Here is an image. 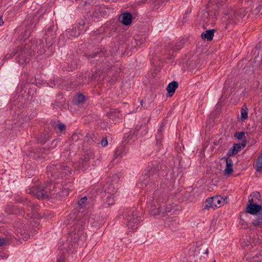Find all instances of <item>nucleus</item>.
Instances as JSON below:
<instances>
[{"label":"nucleus","mask_w":262,"mask_h":262,"mask_svg":"<svg viewBox=\"0 0 262 262\" xmlns=\"http://www.w3.org/2000/svg\"><path fill=\"white\" fill-rule=\"evenodd\" d=\"M124 219L129 232L136 231L139 223L142 221L140 212L135 208L127 210L124 214Z\"/></svg>","instance_id":"f257e3e1"},{"label":"nucleus","mask_w":262,"mask_h":262,"mask_svg":"<svg viewBox=\"0 0 262 262\" xmlns=\"http://www.w3.org/2000/svg\"><path fill=\"white\" fill-rule=\"evenodd\" d=\"M249 202L246 208L248 213L251 214H262V201L259 192H254L250 194Z\"/></svg>","instance_id":"f03ea898"},{"label":"nucleus","mask_w":262,"mask_h":262,"mask_svg":"<svg viewBox=\"0 0 262 262\" xmlns=\"http://www.w3.org/2000/svg\"><path fill=\"white\" fill-rule=\"evenodd\" d=\"M227 203V197L223 198L220 195L214 196L207 199L204 203V208L210 209L220 208Z\"/></svg>","instance_id":"7ed1b4c3"},{"label":"nucleus","mask_w":262,"mask_h":262,"mask_svg":"<svg viewBox=\"0 0 262 262\" xmlns=\"http://www.w3.org/2000/svg\"><path fill=\"white\" fill-rule=\"evenodd\" d=\"M47 172L49 176L55 177V179H59L62 177L63 174H67L70 173V168L67 166L57 167L56 165H52L47 167Z\"/></svg>","instance_id":"20e7f679"},{"label":"nucleus","mask_w":262,"mask_h":262,"mask_svg":"<svg viewBox=\"0 0 262 262\" xmlns=\"http://www.w3.org/2000/svg\"><path fill=\"white\" fill-rule=\"evenodd\" d=\"M214 11L213 13L209 10V12H208V15L209 16L212 15H238L236 12L233 11L231 7H226L225 8H219L217 6H215L214 8H213Z\"/></svg>","instance_id":"39448f33"},{"label":"nucleus","mask_w":262,"mask_h":262,"mask_svg":"<svg viewBox=\"0 0 262 262\" xmlns=\"http://www.w3.org/2000/svg\"><path fill=\"white\" fill-rule=\"evenodd\" d=\"M226 161V168L224 170V174L226 176H229L233 172V162L229 158H224Z\"/></svg>","instance_id":"423d86ee"},{"label":"nucleus","mask_w":262,"mask_h":262,"mask_svg":"<svg viewBox=\"0 0 262 262\" xmlns=\"http://www.w3.org/2000/svg\"><path fill=\"white\" fill-rule=\"evenodd\" d=\"M245 146V143L234 144L233 146L228 151V156H231L237 154L239 151L243 149Z\"/></svg>","instance_id":"0eeeda50"},{"label":"nucleus","mask_w":262,"mask_h":262,"mask_svg":"<svg viewBox=\"0 0 262 262\" xmlns=\"http://www.w3.org/2000/svg\"><path fill=\"white\" fill-rule=\"evenodd\" d=\"M29 60V54H26L25 51H22L17 57L18 62L22 65L27 63Z\"/></svg>","instance_id":"6e6552de"},{"label":"nucleus","mask_w":262,"mask_h":262,"mask_svg":"<svg viewBox=\"0 0 262 262\" xmlns=\"http://www.w3.org/2000/svg\"><path fill=\"white\" fill-rule=\"evenodd\" d=\"M169 209H165L164 211L163 210V208L162 207V206H159L158 207H157L156 205L152 206L150 210V214L151 215H156L157 214H159L160 213H165V212H169Z\"/></svg>","instance_id":"1a4fd4ad"},{"label":"nucleus","mask_w":262,"mask_h":262,"mask_svg":"<svg viewBox=\"0 0 262 262\" xmlns=\"http://www.w3.org/2000/svg\"><path fill=\"white\" fill-rule=\"evenodd\" d=\"M116 191L115 189H114L112 191H110L107 190L108 194L107 195L105 201L104 202V206L105 207H108L109 206L113 205L114 203V199L113 196V194Z\"/></svg>","instance_id":"9d476101"},{"label":"nucleus","mask_w":262,"mask_h":262,"mask_svg":"<svg viewBox=\"0 0 262 262\" xmlns=\"http://www.w3.org/2000/svg\"><path fill=\"white\" fill-rule=\"evenodd\" d=\"M178 86V83L176 81H172L168 84L166 90L169 96H171L174 94Z\"/></svg>","instance_id":"9b49d317"},{"label":"nucleus","mask_w":262,"mask_h":262,"mask_svg":"<svg viewBox=\"0 0 262 262\" xmlns=\"http://www.w3.org/2000/svg\"><path fill=\"white\" fill-rule=\"evenodd\" d=\"M214 36V30H209L202 32L201 37L203 39H206L210 41L213 39Z\"/></svg>","instance_id":"f8f14e48"},{"label":"nucleus","mask_w":262,"mask_h":262,"mask_svg":"<svg viewBox=\"0 0 262 262\" xmlns=\"http://www.w3.org/2000/svg\"><path fill=\"white\" fill-rule=\"evenodd\" d=\"M256 170L257 171H262V152L261 154L257 158V161L255 166Z\"/></svg>","instance_id":"ddd939ff"},{"label":"nucleus","mask_w":262,"mask_h":262,"mask_svg":"<svg viewBox=\"0 0 262 262\" xmlns=\"http://www.w3.org/2000/svg\"><path fill=\"white\" fill-rule=\"evenodd\" d=\"M248 118V108L246 105H244L241 108V119L245 120Z\"/></svg>","instance_id":"4468645a"},{"label":"nucleus","mask_w":262,"mask_h":262,"mask_svg":"<svg viewBox=\"0 0 262 262\" xmlns=\"http://www.w3.org/2000/svg\"><path fill=\"white\" fill-rule=\"evenodd\" d=\"M133 17H119V21L125 26L129 25L132 22Z\"/></svg>","instance_id":"2eb2a0df"},{"label":"nucleus","mask_w":262,"mask_h":262,"mask_svg":"<svg viewBox=\"0 0 262 262\" xmlns=\"http://www.w3.org/2000/svg\"><path fill=\"white\" fill-rule=\"evenodd\" d=\"M85 100V97L84 95L78 94H77L74 98L75 102L77 104H80L82 102H83Z\"/></svg>","instance_id":"dca6fc26"},{"label":"nucleus","mask_w":262,"mask_h":262,"mask_svg":"<svg viewBox=\"0 0 262 262\" xmlns=\"http://www.w3.org/2000/svg\"><path fill=\"white\" fill-rule=\"evenodd\" d=\"M116 116L118 118L122 117V115L120 114V111L117 109L112 112L110 114V117L112 119H114Z\"/></svg>","instance_id":"f3484780"},{"label":"nucleus","mask_w":262,"mask_h":262,"mask_svg":"<svg viewBox=\"0 0 262 262\" xmlns=\"http://www.w3.org/2000/svg\"><path fill=\"white\" fill-rule=\"evenodd\" d=\"M37 196L38 198L48 196L47 189L38 191L37 193Z\"/></svg>","instance_id":"a211bd4d"},{"label":"nucleus","mask_w":262,"mask_h":262,"mask_svg":"<svg viewBox=\"0 0 262 262\" xmlns=\"http://www.w3.org/2000/svg\"><path fill=\"white\" fill-rule=\"evenodd\" d=\"M234 137L237 139L243 140L244 141H245L246 139L245 133L244 132L236 133L235 134Z\"/></svg>","instance_id":"6ab92c4d"},{"label":"nucleus","mask_w":262,"mask_h":262,"mask_svg":"<svg viewBox=\"0 0 262 262\" xmlns=\"http://www.w3.org/2000/svg\"><path fill=\"white\" fill-rule=\"evenodd\" d=\"M253 225L255 226H260L262 225V217H258L253 222Z\"/></svg>","instance_id":"aec40b11"},{"label":"nucleus","mask_w":262,"mask_h":262,"mask_svg":"<svg viewBox=\"0 0 262 262\" xmlns=\"http://www.w3.org/2000/svg\"><path fill=\"white\" fill-rule=\"evenodd\" d=\"M254 13L255 15H262V6H259L254 10Z\"/></svg>","instance_id":"412c9836"},{"label":"nucleus","mask_w":262,"mask_h":262,"mask_svg":"<svg viewBox=\"0 0 262 262\" xmlns=\"http://www.w3.org/2000/svg\"><path fill=\"white\" fill-rule=\"evenodd\" d=\"M86 201L87 198L86 196H84L83 198H81L80 200L78 202L79 206L82 207V206L86 203Z\"/></svg>","instance_id":"4be33fe9"},{"label":"nucleus","mask_w":262,"mask_h":262,"mask_svg":"<svg viewBox=\"0 0 262 262\" xmlns=\"http://www.w3.org/2000/svg\"><path fill=\"white\" fill-rule=\"evenodd\" d=\"M57 127L60 132H62L66 129V125L62 123L58 124L57 125Z\"/></svg>","instance_id":"5701e85b"},{"label":"nucleus","mask_w":262,"mask_h":262,"mask_svg":"<svg viewBox=\"0 0 262 262\" xmlns=\"http://www.w3.org/2000/svg\"><path fill=\"white\" fill-rule=\"evenodd\" d=\"M119 16H133L132 14L129 12H125L124 13H122Z\"/></svg>","instance_id":"b1692460"},{"label":"nucleus","mask_w":262,"mask_h":262,"mask_svg":"<svg viewBox=\"0 0 262 262\" xmlns=\"http://www.w3.org/2000/svg\"><path fill=\"white\" fill-rule=\"evenodd\" d=\"M101 144L103 147L106 146L108 144L107 139H103L101 141Z\"/></svg>","instance_id":"393cba45"},{"label":"nucleus","mask_w":262,"mask_h":262,"mask_svg":"<svg viewBox=\"0 0 262 262\" xmlns=\"http://www.w3.org/2000/svg\"><path fill=\"white\" fill-rule=\"evenodd\" d=\"M57 262H65L64 256H61L59 258H58Z\"/></svg>","instance_id":"a878e982"},{"label":"nucleus","mask_w":262,"mask_h":262,"mask_svg":"<svg viewBox=\"0 0 262 262\" xmlns=\"http://www.w3.org/2000/svg\"><path fill=\"white\" fill-rule=\"evenodd\" d=\"M163 129L162 128V127L161 126L160 127V128L158 129V135H157V138H158V137H159L160 138H161V134L160 133V132L162 131V130Z\"/></svg>","instance_id":"bb28decb"},{"label":"nucleus","mask_w":262,"mask_h":262,"mask_svg":"<svg viewBox=\"0 0 262 262\" xmlns=\"http://www.w3.org/2000/svg\"><path fill=\"white\" fill-rule=\"evenodd\" d=\"M6 243V240L4 238H0V246H2Z\"/></svg>","instance_id":"cd10ccee"},{"label":"nucleus","mask_w":262,"mask_h":262,"mask_svg":"<svg viewBox=\"0 0 262 262\" xmlns=\"http://www.w3.org/2000/svg\"><path fill=\"white\" fill-rule=\"evenodd\" d=\"M30 35V32L29 31H26L25 32V36L24 37V38L26 39V38H27L29 37Z\"/></svg>","instance_id":"c85d7f7f"},{"label":"nucleus","mask_w":262,"mask_h":262,"mask_svg":"<svg viewBox=\"0 0 262 262\" xmlns=\"http://www.w3.org/2000/svg\"><path fill=\"white\" fill-rule=\"evenodd\" d=\"M4 24V21L2 19V17H0V26Z\"/></svg>","instance_id":"c756f323"},{"label":"nucleus","mask_w":262,"mask_h":262,"mask_svg":"<svg viewBox=\"0 0 262 262\" xmlns=\"http://www.w3.org/2000/svg\"><path fill=\"white\" fill-rule=\"evenodd\" d=\"M208 253H209L208 249H206V251L205 252V253L206 254L208 255Z\"/></svg>","instance_id":"7c9ffc66"},{"label":"nucleus","mask_w":262,"mask_h":262,"mask_svg":"<svg viewBox=\"0 0 262 262\" xmlns=\"http://www.w3.org/2000/svg\"><path fill=\"white\" fill-rule=\"evenodd\" d=\"M213 1H214V0H211V4H212Z\"/></svg>","instance_id":"2f4dec72"},{"label":"nucleus","mask_w":262,"mask_h":262,"mask_svg":"<svg viewBox=\"0 0 262 262\" xmlns=\"http://www.w3.org/2000/svg\"><path fill=\"white\" fill-rule=\"evenodd\" d=\"M213 262H215V260H214V261H213Z\"/></svg>","instance_id":"473e14b6"}]
</instances>
